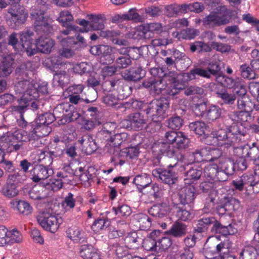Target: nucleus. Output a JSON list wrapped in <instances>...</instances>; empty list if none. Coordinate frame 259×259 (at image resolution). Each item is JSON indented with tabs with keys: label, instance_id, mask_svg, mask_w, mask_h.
I'll list each match as a JSON object with an SVG mask.
<instances>
[{
	"label": "nucleus",
	"instance_id": "obj_46",
	"mask_svg": "<svg viewBox=\"0 0 259 259\" xmlns=\"http://www.w3.org/2000/svg\"><path fill=\"white\" fill-rule=\"evenodd\" d=\"M256 250L252 246H245L239 253V259H256Z\"/></svg>",
	"mask_w": 259,
	"mask_h": 259
},
{
	"label": "nucleus",
	"instance_id": "obj_37",
	"mask_svg": "<svg viewBox=\"0 0 259 259\" xmlns=\"http://www.w3.org/2000/svg\"><path fill=\"white\" fill-rule=\"evenodd\" d=\"M45 186L36 185L31 189L29 192V195L32 199L41 200L47 196Z\"/></svg>",
	"mask_w": 259,
	"mask_h": 259
},
{
	"label": "nucleus",
	"instance_id": "obj_40",
	"mask_svg": "<svg viewBox=\"0 0 259 259\" xmlns=\"http://www.w3.org/2000/svg\"><path fill=\"white\" fill-rule=\"evenodd\" d=\"M196 75L206 78H210L211 75L207 69H204L201 68H196L192 69L190 72L186 74V77L188 80H193L196 78Z\"/></svg>",
	"mask_w": 259,
	"mask_h": 259
},
{
	"label": "nucleus",
	"instance_id": "obj_56",
	"mask_svg": "<svg viewBox=\"0 0 259 259\" xmlns=\"http://www.w3.org/2000/svg\"><path fill=\"white\" fill-rule=\"evenodd\" d=\"M190 50L192 52L198 51V52H210L211 48L207 44L202 41H195L190 46Z\"/></svg>",
	"mask_w": 259,
	"mask_h": 259
},
{
	"label": "nucleus",
	"instance_id": "obj_18",
	"mask_svg": "<svg viewBox=\"0 0 259 259\" xmlns=\"http://www.w3.org/2000/svg\"><path fill=\"white\" fill-rule=\"evenodd\" d=\"M29 126H30V128L29 129V131L31 133L32 136L30 137L28 136V137L31 138L32 141L34 140L32 142L31 145L35 147H38L37 144L39 142V138L45 137L48 135V132L47 131V126L36 124L33 122H31Z\"/></svg>",
	"mask_w": 259,
	"mask_h": 259
},
{
	"label": "nucleus",
	"instance_id": "obj_64",
	"mask_svg": "<svg viewBox=\"0 0 259 259\" xmlns=\"http://www.w3.org/2000/svg\"><path fill=\"white\" fill-rule=\"evenodd\" d=\"M73 20V16L68 11L62 12L60 13L59 18H58L59 21L61 23L63 26L73 25L71 24Z\"/></svg>",
	"mask_w": 259,
	"mask_h": 259
},
{
	"label": "nucleus",
	"instance_id": "obj_53",
	"mask_svg": "<svg viewBox=\"0 0 259 259\" xmlns=\"http://www.w3.org/2000/svg\"><path fill=\"white\" fill-rule=\"evenodd\" d=\"M132 57L128 56H120L115 61V65L117 69H124L132 64Z\"/></svg>",
	"mask_w": 259,
	"mask_h": 259
},
{
	"label": "nucleus",
	"instance_id": "obj_41",
	"mask_svg": "<svg viewBox=\"0 0 259 259\" xmlns=\"http://www.w3.org/2000/svg\"><path fill=\"white\" fill-rule=\"evenodd\" d=\"M121 81L117 78H112L105 80L102 83V87L104 91L111 92L118 91L120 93L119 86Z\"/></svg>",
	"mask_w": 259,
	"mask_h": 259
},
{
	"label": "nucleus",
	"instance_id": "obj_36",
	"mask_svg": "<svg viewBox=\"0 0 259 259\" xmlns=\"http://www.w3.org/2000/svg\"><path fill=\"white\" fill-rule=\"evenodd\" d=\"M222 114L221 108L217 105H211L207 107L204 119L208 121H213L219 118Z\"/></svg>",
	"mask_w": 259,
	"mask_h": 259
},
{
	"label": "nucleus",
	"instance_id": "obj_59",
	"mask_svg": "<svg viewBox=\"0 0 259 259\" xmlns=\"http://www.w3.org/2000/svg\"><path fill=\"white\" fill-rule=\"evenodd\" d=\"M239 70L241 75L244 78L252 79L255 78V73L254 70L246 64H244L240 66Z\"/></svg>",
	"mask_w": 259,
	"mask_h": 259
},
{
	"label": "nucleus",
	"instance_id": "obj_14",
	"mask_svg": "<svg viewBox=\"0 0 259 259\" xmlns=\"http://www.w3.org/2000/svg\"><path fill=\"white\" fill-rule=\"evenodd\" d=\"M185 170L186 178L184 179L185 184L189 183L194 184L200 179L203 173V168L201 166L196 164H187L183 167Z\"/></svg>",
	"mask_w": 259,
	"mask_h": 259
},
{
	"label": "nucleus",
	"instance_id": "obj_11",
	"mask_svg": "<svg viewBox=\"0 0 259 259\" xmlns=\"http://www.w3.org/2000/svg\"><path fill=\"white\" fill-rule=\"evenodd\" d=\"M178 163L174 165L169 164L167 169L157 168L152 170V175L156 178H159L164 183L171 185L175 183L177 180V175L175 171L170 169L176 166Z\"/></svg>",
	"mask_w": 259,
	"mask_h": 259
},
{
	"label": "nucleus",
	"instance_id": "obj_9",
	"mask_svg": "<svg viewBox=\"0 0 259 259\" xmlns=\"http://www.w3.org/2000/svg\"><path fill=\"white\" fill-rule=\"evenodd\" d=\"M15 88L18 89L19 93H23L22 100L25 103L35 100L39 97L37 88L32 84H30L26 78L18 82Z\"/></svg>",
	"mask_w": 259,
	"mask_h": 259
},
{
	"label": "nucleus",
	"instance_id": "obj_34",
	"mask_svg": "<svg viewBox=\"0 0 259 259\" xmlns=\"http://www.w3.org/2000/svg\"><path fill=\"white\" fill-rule=\"evenodd\" d=\"M217 220L213 217L202 218L198 221L196 227L194 228L195 232L203 233L206 232L209 226L215 224Z\"/></svg>",
	"mask_w": 259,
	"mask_h": 259
},
{
	"label": "nucleus",
	"instance_id": "obj_39",
	"mask_svg": "<svg viewBox=\"0 0 259 259\" xmlns=\"http://www.w3.org/2000/svg\"><path fill=\"white\" fill-rule=\"evenodd\" d=\"M184 89V84L180 82L175 78H172V81L166 87L165 93L170 96L174 97L177 95L181 90Z\"/></svg>",
	"mask_w": 259,
	"mask_h": 259
},
{
	"label": "nucleus",
	"instance_id": "obj_17",
	"mask_svg": "<svg viewBox=\"0 0 259 259\" xmlns=\"http://www.w3.org/2000/svg\"><path fill=\"white\" fill-rule=\"evenodd\" d=\"M144 87L149 89L155 95H159L166 87V81L163 78H149L143 82Z\"/></svg>",
	"mask_w": 259,
	"mask_h": 259
},
{
	"label": "nucleus",
	"instance_id": "obj_21",
	"mask_svg": "<svg viewBox=\"0 0 259 259\" xmlns=\"http://www.w3.org/2000/svg\"><path fill=\"white\" fill-rule=\"evenodd\" d=\"M81 146L82 151L87 155H90L97 149V146L93 137L88 134L84 135L78 140Z\"/></svg>",
	"mask_w": 259,
	"mask_h": 259
},
{
	"label": "nucleus",
	"instance_id": "obj_27",
	"mask_svg": "<svg viewBox=\"0 0 259 259\" xmlns=\"http://www.w3.org/2000/svg\"><path fill=\"white\" fill-rule=\"evenodd\" d=\"M187 231V226L186 225L176 222L169 230L165 232V234L178 238L184 236Z\"/></svg>",
	"mask_w": 259,
	"mask_h": 259
},
{
	"label": "nucleus",
	"instance_id": "obj_32",
	"mask_svg": "<svg viewBox=\"0 0 259 259\" xmlns=\"http://www.w3.org/2000/svg\"><path fill=\"white\" fill-rule=\"evenodd\" d=\"M222 186V183L213 181L206 180L202 182L199 185L200 189L204 193L210 195L217 193V189Z\"/></svg>",
	"mask_w": 259,
	"mask_h": 259
},
{
	"label": "nucleus",
	"instance_id": "obj_57",
	"mask_svg": "<svg viewBox=\"0 0 259 259\" xmlns=\"http://www.w3.org/2000/svg\"><path fill=\"white\" fill-rule=\"evenodd\" d=\"M64 183L62 179H55L50 180L45 186V189L52 192L53 193L60 190L63 187V184Z\"/></svg>",
	"mask_w": 259,
	"mask_h": 259
},
{
	"label": "nucleus",
	"instance_id": "obj_25",
	"mask_svg": "<svg viewBox=\"0 0 259 259\" xmlns=\"http://www.w3.org/2000/svg\"><path fill=\"white\" fill-rule=\"evenodd\" d=\"M147 244H151L152 247L147 248L148 250L151 251H162L167 249L171 245V239L168 237H162L158 241L150 240Z\"/></svg>",
	"mask_w": 259,
	"mask_h": 259
},
{
	"label": "nucleus",
	"instance_id": "obj_42",
	"mask_svg": "<svg viewBox=\"0 0 259 259\" xmlns=\"http://www.w3.org/2000/svg\"><path fill=\"white\" fill-rule=\"evenodd\" d=\"M207 126L206 123L202 121H197L191 122L189 125L190 131L194 132L199 136H205V131Z\"/></svg>",
	"mask_w": 259,
	"mask_h": 259
},
{
	"label": "nucleus",
	"instance_id": "obj_33",
	"mask_svg": "<svg viewBox=\"0 0 259 259\" xmlns=\"http://www.w3.org/2000/svg\"><path fill=\"white\" fill-rule=\"evenodd\" d=\"M141 67L131 68L125 70L122 73V77L127 81H136L142 78Z\"/></svg>",
	"mask_w": 259,
	"mask_h": 259
},
{
	"label": "nucleus",
	"instance_id": "obj_29",
	"mask_svg": "<svg viewBox=\"0 0 259 259\" xmlns=\"http://www.w3.org/2000/svg\"><path fill=\"white\" fill-rule=\"evenodd\" d=\"M79 254L83 259H100L99 253L91 245H81Z\"/></svg>",
	"mask_w": 259,
	"mask_h": 259
},
{
	"label": "nucleus",
	"instance_id": "obj_50",
	"mask_svg": "<svg viewBox=\"0 0 259 259\" xmlns=\"http://www.w3.org/2000/svg\"><path fill=\"white\" fill-rule=\"evenodd\" d=\"M11 207L13 209L17 210H29L31 207L28 202L25 200L15 199L11 200L10 202Z\"/></svg>",
	"mask_w": 259,
	"mask_h": 259
},
{
	"label": "nucleus",
	"instance_id": "obj_15",
	"mask_svg": "<svg viewBox=\"0 0 259 259\" xmlns=\"http://www.w3.org/2000/svg\"><path fill=\"white\" fill-rule=\"evenodd\" d=\"M54 173L53 169L42 164L35 165L30 170L31 179L33 182L37 183L41 180L47 179Z\"/></svg>",
	"mask_w": 259,
	"mask_h": 259
},
{
	"label": "nucleus",
	"instance_id": "obj_24",
	"mask_svg": "<svg viewBox=\"0 0 259 259\" xmlns=\"http://www.w3.org/2000/svg\"><path fill=\"white\" fill-rule=\"evenodd\" d=\"M60 70L56 69L57 67L54 66V72H55L53 78L54 83H57L58 85L63 88L68 81V76L65 71V64L60 63L58 64Z\"/></svg>",
	"mask_w": 259,
	"mask_h": 259
},
{
	"label": "nucleus",
	"instance_id": "obj_52",
	"mask_svg": "<svg viewBox=\"0 0 259 259\" xmlns=\"http://www.w3.org/2000/svg\"><path fill=\"white\" fill-rule=\"evenodd\" d=\"M252 107H253V102L248 97L238 98L237 107L239 109L243 111H251Z\"/></svg>",
	"mask_w": 259,
	"mask_h": 259
},
{
	"label": "nucleus",
	"instance_id": "obj_1",
	"mask_svg": "<svg viewBox=\"0 0 259 259\" xmlns=\"http://www.w3.org/2000/svg\"><path fill=\"white\" fill-rule=\"evenodd\" d=\"M31 20L33 22L34 29L39 37L35 40L36 52L49 53L54 43L49 35L53 31V26L50 23L49 18L45 16V12L35 10L30 13Z\"/></svg>",
	"mask_w": 259,
	"mask_h": 259
},
{
	"label": "nucleus",
	"instance_id": "obj_7",
	"mask_svg": "<svg viewBox=\"0 0 259 259\" xmlns=\"http://www.w3.org/2000/svg\"><path fill=\"white\" fill-rule=\"evenodd\" d=\"M196 195V189L194 184L189 183L181 188L179 192L180 203L178 204L179 210L191 209Z\"/></svg>",
	"mask_w": 259,
	"mask_h": 259
},
{
	"label": "nucleus",
	"instance_id": "obj_23",
	"mask_svg": "<svg viewBox=\"0 0 259 259\" xmlns=\"http://www.w3.org/2000/svg\"><path fill=\"white\" fill-rule=\"evenodd\" d=\"M63 105H59L57 106L54 109L53 114L46 112L44 114L40 115L33 122L46 126L49 125L55 120V115H57L58 117H60V115H59L58 113H60V110H63ZM62 112H63V111H62Z\"/></svg>",
	"mask_w": 259,
	"mask_h": 259
},
{
	"label": "nucleus",
	"instance_id": "obj_47",
	"mask_svg": "<svg viewBox=\"0 0 259 259\" xmlns=\"http://www.w3.org/2000/svg\"><path fill=\"white\" fill-rule=\"evenodd\" d=\"M26 179V176L21 170L14 172L13 174H10L8 176L7 180V182L14 183L17 187L20 186V184L22 183Z\"/></svg>",
	"mask_w": 259,
	"mask_h": 259
},
{
	"label": "nucleus",
	"instance_id": "obj_31",
	"mask_svg": "<svg viewBox=\"0 0 259 259\" xmlns=\"http://www.w3.org/2000/svg\"><path fill=\"white\" fill-rule=\"evenodd\" d=\"M142 239L139 238L135 232L128 233L124 239L125 245L130 249L138 248L140 245Z\"/></svg>",
	"mask_w": 259,
	"mask_h": 259
},
{
	"label": "nucleus",
	"instance_id": "obj_2",
	"mask_svg": "<svg viewBox=\"0 0 259 259\" xmlns=\"http://www.w3.org/2000/svg\"><path fill=\"white\" fill-rule=\"evenodd\" d=\"M163 140V142L155 144L153 148L160 154H166L170 157H175L177 153L187 149L190 144V139L182 132L167 131Z\"/></svg>",
	"mask_w": 259,
	"mask_h": 259
},
{
	"label": "nucleus",
	"instance_id": "obj_43",
	"mask_svg": "<svg viewBox=\"0 0 259 259\" xmlns=\"http://www.w3.org/2000/svg\"><path fill=\"white\" fill-rule=\"evenodd\" d=\"M36 68V64L32 61H27L22 64L19 68V71L16 69V71L22 75H25L26 77H28L29 74H33V72Z\"/></svg>",
	"mask_w": 259,
	"mask_h": 259
},
{
	"label": "nucleus",
	"instance_id": "obj_26",
	"mask_svg": "<svg viewBox=\"0 0 259 259\" xmlns=\"http://www.w3.org/2000/svg\"><path fill=\"white\" fill-rule=\"evenodd\" d=\"M251 111H233L231 112L227 117L231 119V122H236L240 124L243 125L245 123L251 119Z\"/></svg>",
	"mask_w": 259,
	"mask_h": 259
},
{
	"label": "nucleus",
	"instance_id": "obj_20",
	"mask_svg": "<svg viewBox=\"0 0 259 259\" xmlns=\"http://www.w3.org/2000/svg\"><path fill=\"white\" fill-rule=\"evenodd\" d=\"M225 133L221 130V128L216 132H212L210 134H206L204 136L205 139V143L207 145L222 147L224 146L226 147L225 143L224 136Z\"/></svg>",
	"mask_w": 259,
	"mask_h": 259
},
{
	"label": "nucleus",
	"instance_id": "obj_45",
	"mask_svg": "<svg viewBox=\"0 0 259 259\" xmlns=\"http://www.w3.org/2000/svg\"><path fill=\"white\" fill-rule=\"evenodd\" d=\"M67 234L71 240L77 242H82L84 240V233L76 227L69 228Z\"/></svg>",
	"mask_w": 259,
	"mask_h": 259
},
{
	"label": "nucleus",
	"instance_id": "obj_16",
	"mask_svg": "<svg viewBox=\"0 0 259 259\" xmlns=\"http://www.w3.org/2000/svg\"><path fill=\"white\" fill-rule=\"evenodd\" d=\"M57 38L62 47L59 50L60 55L66 58L71 57L74 54L73 48L77 44L75 37L67 36L65 38H62V36H58Z\"/></svg>",
	"mask_w": 259,
	"mask_h": 259
},
{
	"label": "nucleus",
	"instance_id": "obj_54",
	"mask_svg": "<svg viewBox=\"0 0 259 259\" xmlns=\"http://www.w3.org/2000/svg\"><path fill=\"white\" fill-rule=\"evenodd\" d=\"M120 56H128L132 59H137L139 56V50L136 47H122L118 49Z\"/></svg>",
	"mask_w": 259,
	"mask_h": 259
},
{
	"label": "nucleus",
	"instance_id": "obj_61",
	"mask_svg": "<svg viewBox=\"0 0 259 259\" xmlns=\"http://www.w3.org/2000/svg\"><path fill=\"white\" fill-rule=\"evenodd\" d=\"M136 219L139 223L140 228L142 229H146L151 226V219L145 214L142 213L137 214Z\"/></svg>",
	"mask_w": 259,
	"mask_h": 259
},
{
	"label": "nucleus",
	"instance_id": "obj_4",
	"mask_svg": "<svg viewBox=\"0 0 259 259\" xmlns=\"http://www.w3.org/2000/svg\"><path fill=\"white\" fill-rule=\"evenodd\" d=\"M168 107L169 102L165 98H161L152 101L145 110L148 117L151 118L153 121L150 123V125L158 124L160 127V122H158L159 119L157 118H164Z\"/></svg>",
	"mask_w": 259,
	"mask_h": 259
},
{
	"label": "nucleus",
	"instance_id": "obj_19",
	"mask_svg": "<svg viewBox=\"0 0 259 259\" xmlns=\"http://www.w3.org/2000/svg\"><path fill=\"white\" fill-rule=\"evenodd\" d=\"M203 25L206 27L213 28L229 23V20L224 16H219L217 13L211 12L202 20Z\"/></svg>",
	"mask_w": 259,
	"mask_h": 259
},
{
	"label": "nucleus",
	"instance_id": "obj_38",
	"mask_svg": "<svg viewBox=\"0 0 259 259\" xmlns=\"http://www.w3.org/2000/svg\"><path fill=\"white\" fill-rule=\"evenodd\" d=\"M2 194L6 197L12 198L17 196L19 194L18 187L14 183L6 181L2 189Z\"/></svg>",
	"mask_w": 259,
	"mask_h": 259
},
{
	"label": "nucleus",
	"instance_id": "obj_62",
	"mask_svg": "<svg viewBox=\"0 0 259 259\" xmlns=\"http://www.w3.org/2000/svg\"><path fill=\"white\" fill-rule=\"evenodd\" d=\"M223 169L221 168L220 171H222L226 176V181L228 176L232 175L235 171V164L230 159H226L224 162Z\"/></svg>",
	"mask_w": 259,
	"mask_h": 259
},
{
	"label": "nucleus",
	"instance_id": "obj_13",
	"mask_svg": "<svg viewBox=\"0 0 259 259\" xmlns=\"http://www.w3.org/2000/svg\"><path fill=\"white\" fill-rule=\"evenodd\" d=\"M144 116L139 112H135L129 114L127 118L122 123L126 128L134 129L136 131L141 130L146 124Z\"/></svg>",
	"mask_w": 259,
	"mask_h": 259
},
{
	"label": "nucleus",
	"instance_id": "obj_12",
	"mask_svg": "<svg viewBox=\"0 0 259 259\" xmlns=\"http://www.w3.org/2000/svg\"><path fill=\"white\" fill-rule=\"evenodd\" d=\"M204 176L207 180L213 181L222 183L226 181V176L220 171L217 163H213L205 166L203 169Z\"/></svg>",
	"mask_w": 259,
	"mask_h": 259
},
{
	"label": "nucleus",
	"instance_id": "obj_22",
	"mask_svg": "<svg viewBox=\"0 0 259 259\" xmlns=\"http://www.w3.org/2000/svg\"><path fill=\"white\" fill-rule=\"evenodd\" d=\"M33 33L30 29L22 31L20 33V39L21 41V46L22 48L25 50L27 54L29 56H31L36 53V50L35 48H31V36Z\"/></svg>",
	"mask_w": 259,
	"mask_h": 259
},
{
	"label": "nucleus",
	"instance_id": "obj_3",
	"mask_svg": "<svg viewBox=\"0 0 259 259\" xmlns=\"http://www.w3.org/2000/svg\"><path fill=\"white\" fill-rule=\"evenodd\" d=\"M231 119L226 117L222 120L223 125L221 127V130L225 133L224 136L226 147L228 148L235 143L241 140V137L244 136L246 133L244 126L236 122L231 123Z\"/></svg>",
	"mask_w": 259,
	"mask_h": 259
},
{
	"label": "nucleus",
	"instance_id": "obj_35",
	"mask_svg": "<svg viewBox=\"0 0 259 259\" xmlns=\"http://www.w3.org/2000/svg\"><path fill=\"white\" fill-rule=\"evenodd\" d=\"M55 152L50 151L49 149L40 150L38 154L37 161L40 163V164L49 167L53 162V156L55 155Z\"/></svg>",
	"mask_w": 259,
	"mask_h": 259
},
{
	"label": "nucleus",
	"instance_id": "obj_55",
	"mask_svg": "<svg viewBox=\"0 0 259 259\" xmlns=\"http://www.w3.org/2000/svg\"><path fill=\"white\" fill-rule=\"evenodd\" d=\"M117 152L118 158L125 156L130 159H133L138 157L139 153V149L135 146L130 147L126 148L124 151L120 150L119 152Z\"/></svg>",
	"mask_w": 259,
	"mask_h": 259
},
{
	"label": "nucleus",
	"instance_id": "obj_28",
	"mask_svg": "<svg viewBox=\"0 0 259 259\" xmlns=\"http://www.w3.org/2000/svg\"><path fill=\"white\" fill-rule=\"evenodd\" d=\"M240 206V201L232 197H224L220 202V209L223 208L224 210H237Z\"/></svg>",
	"mask_w": 259,
	"mask_h": 259
},
{
	"label": "nucleus",
	"instance_id": "obj_30",
	"mask_svg": "<svg viewBox=\"0 0 259 259\" xmlns=\"http://www.w3.org/2000/svg\"><path fill=\"white\" fill-rule=\"evenodd\" d=\"M133 183L136 185L139 191L141 192L143 189L151 184L152 180L149 175L142 174L135 177Z\"/></svg>",
	"mask_w": 259,
	"mask_h": 259
},
{
	"label": "nucleus",
	"instance_id": "obj_8",
	"mask_svg": "<svg viewBox=\"0 0 259 259\" xmlns=\"http://www.w3.org/2000/svg\"><path fill=\"white\" fill-rule=\"evenodd\" d=\"M37 220L43 228L51 232H55L62 223L61 220L52 211H41L37 216Z\"/></svg>",
	"mask_w": 259,
	"mask_h": 259
},
{
	"label": "nucleus",
	"instance_id": "obj_5",
	"mask_svg": "<svg viewBox=\"0 0 259 259\" xmlns=\"http://www.w3.org/2000/svg\"><path fill=\"white\" fill-rule=\"evenodd\" d=\"M25 133L26 132L16 131L8 134L3 142L4 150L8 153L16 152L22 148L23 142L27 140L32 141V139L25 135Z\"/></svg>",
	"mask_w": 259,
	"mask_h": 259
},
{
	"label": "nucleus",
	"instance_id": "obj_48",
	"mask_svg": "<svg viewBox=\"0 0 259 259\" xmlns=\"http://www.w3.org/2000/svg\"><path fill=\"white\" fill-rule=\"evenodd\" d=\"M90 19V30H101L104 28V22L99 16L91 15Z\"/></svg>",
	"mask_w": 259,
	"mask_h": 259
},
{
	"label": "nucleus",
	"instance_id": "obj_60",
	"mask_svg": "<svg viewBox=\"0 0 259 259\" xmlns=\"http://www.w3.org/2000/svg\"><path fill=\"white\" fill-rule=\"evenodd\" d=\"M76 200L74 197V195L69 192L66 196L61 202L62 207L65 209H71L74 208L75 206Z\"/></svg>",
	"mask_w": 259,
	"mask_h": 259
},
{
	"label": "nucleus",
	"instance_id": "obj_10",
	"mask_svg": "<svg viewBox=\"0 0 259 259\" xmlns=\"http://www.w3.org/2000/svg\"><path fill=\"white\" fill-rule=\"evenodd\" d=\"M8 13L11 16L9 19L11 22L10 25L13 28L24 24L28 16L27 11L24 7L20 6L9 8Z\"/></svg>",
	"mask_w": 259,
	"mask_h": 259
},
{
	"label": "nucleus",
	"instance_id": "obj_44",
	"mask_svg": "<svg viewBox=\"0 0 259 259\" xmlns=\"http://www.w3.org/2000/svg\"><path fill=\"white\" fill-rule=\"evenodd\" d=\"M211 231L214 232H219L222 234L224 236L233 234L234 231L233 229L232 226L231 224L228 226H223L217 220L215 223L213 224L211 228Z\"/></svg>",
	"mask_w": 259,
	"mask_h": 259
},
{
	"label": "nucleus",
	"instance_id": "obj_58",
	"mask_svg": "<svg viewBox=\"0 0 259 259\" xmlns=\"http://www.w3.org/2000/svg\"><path fill=\"white\" fill-rule=\"evenodd\" d=\"M115 125L114 123H105L100 133L101 135H104L107 138V140L109 141V139L115 133L114 131Z\"/></svg>",
	"mask_w": 259,
	"mask_h": 259
},
{
	"label": "nucleus",
	"instance_id": "obj_51",
	"mask_svg": "<svg viewBox=\"0 0 259 259\" xmlns=\"http://www.w3.org/2000/svg\"><path fill=\"white\" fill-rule=\"evenodd\" d=\"M217 79L223 86L230 89L233 88L236 90L239 86L238 80H235L231 77L224 75L218 76Z\"/></svg>",
	"mask_w": 259,
	"mask_h": 259
},
{
	"label": "nucleus",
	"instance_id": "obj_6",
	"mask_svg": "<svg viewBox=\"0 0 259 259\" xmlns=\"http://www.w3.org/2000/svg\"><path fill=\"white\" fill-rule=\"evenodd\" d=\"M163 31L161 23L153 22L141 25L138 30L134 32V39H149L154 37V34H159Z\"/></svg>",
	"mask_w": 259,
	"mask_h": 259
},
{
	"label": "nucleus",
	"instance_id": "obj_63",
	"mask_svg": "<svg viewBox=\"0 0 259 259\" xmlns=\"http://www.w3.org/2000/svg\"><path fill=\"white\" fill-rule=\"evenodd\" d=\"M183 124V119L178 116H172L168 120V126L172 130H179Z\"/></svg>",
	"mask_w": 259,
	"mask_h": 259
},
{
	"label": "nucleus",
	"instance_id": "obj_49",
	"mask_svg": "<svg viewBox=\"0 0 259 259\" xmlns=\"http://www.w3.org/2000/svg\"><path fill=\"white\" fill-rule=\"evenodd\" d=\"M129 135L127 133L122 132L120 133H115L112 137L109 139V141L113 143L114 147L120 146L122 143L128 141Z\"/></svg>",
	"mask_w": 259,
	"mask_h": 259
}]
</instances>
